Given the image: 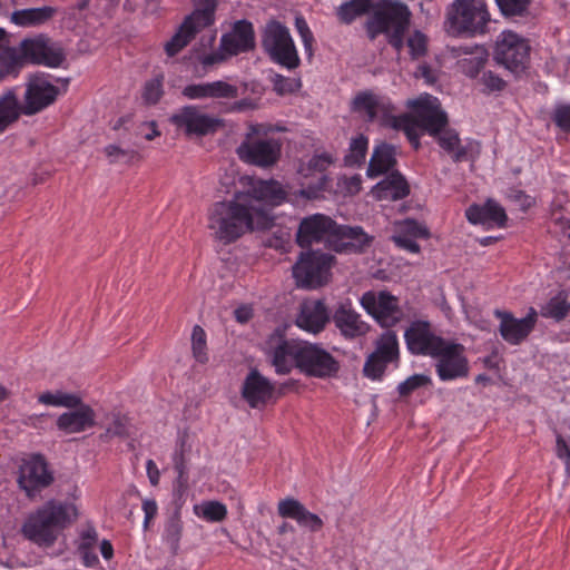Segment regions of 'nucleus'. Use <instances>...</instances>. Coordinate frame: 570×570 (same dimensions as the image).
<instances>
[{"mask_svg":"<svg viewBox=\"0 0 570 570\" xmlns=\"http://www.w3.org/2000/svg\"><path fill=\"white\" fill-rule=\"evenodd\" d=\"M328 322V314L322 301L305 302L296 318L298 327L311 333H320Z\"/></svg>","mask_w":570,"mask_h":570,"instance_id":"29","label":"nucleus"},{"mask_svg":"<svg viewBox=\"0 0 570 570\" xmlns=\"http://www.w3.org/2000/svg\"><path fill=\"white\" fill-rule=\"evenodd\" d=\"M481 81L488 92L502 91L507 85V82L501 77L493 73L492 71H484L482 73Z\"/></svg>","mask_w":570,"mask_h":570,"instance_id":"62","label":"nucleus"},{"mask_svg":"<svg viewBox=\"0 0 570 570\" xmlns=\"http://www.w3.org/2000/svg\"><path fill=\"white\" fill-rule=\"evenodd\" d=\"M430 384L431 377L429 375L414 374L397 385V392L400 396L405 397L420 387L428 386Z\"/></svg>","mask_w":570,"mask_h":570,"instance_id":"52","label":"nucleus"},{"mask_svg":"<svg viewBox=\"0 0 570 570\" xmlns=\"http://www.w3.org/2000/svg\"><path fill=\"white\" fill-rule=\"evenodd\" d=\"M128 434V419L126 416L115 415L112 422L101 438H126Z\"/></svg>","mask_w":570,"mask_h":570,"instance_id":"58","label":"nucleus"},{"mask_svg":"<svg viewBox=\"0 0 570 570\" xmlns=\"http://www.w3.org/2000/svg\"><path fill=\"white\" fill-rule=\"evenodd\" d=\"M105 153H106V156L109 158L110 163H118V161L129 163L137 155V153L135 150L122 149L116 145H108L105 148Z\"/></svg>","mask_w":570,"mask_h":570,"instance_id":"59","label":"nucleus"},{"mask_svg":"<svg viewBox=\"0 0 570 570\" xmlns=\"http://www.w3.org/2000/svg\"><path fill=\"white\" fill-rule=\"evenodd\" d=\"M373 237L361 226L340 225L335 223L331 248L337 253L361 254L371 246Z\"/></svg>","mask_w":570,"mask_h":570,"instance_id":"19","label":"nucleus"},{"mask_svg":"<svg viewBox=\"0 0 570 570\" xmlns=\"http://www.w3.org/2000/svg\"><path fill=\"white\" fill-rule=\"evenodd\" d=\"M376 6L372 0H348L337 8L336 14L342 23L350 24L370 11L373 13Z\"/></svg>","mask_w":570,"mask_h":570,"instance_id":"37","label":"nucleus"},{"mask_svg":"<svg viewBox=\"0 0 570 570\" xmlns=\"http://www.w3.org/2000/svg\"><path fill=\"white\" fill-rule=\"evenodd\" d=\"M404 338L409 351L414 355H438L441 347L448 342L435 335L431 324L425 321H415L406 328Z\"/></svg>","mask_w":570,"mask_h":570,"instance_id":"14","label":"nucleus"},{"mask_svg":"<svg viewBox=\"0 0 570 570\" xmlns=\"http://www.w3.org/2000/svg\"><path fill=\"white\" fill-rule=\"evenodd\" d=\"M494 315L500 320L499 333L511 345H519L528 338L533 331L538 313L531 307L522 318H517L510 312L495 309Z\"/></svg>","mask_w":570,"mask_h":570,"instance_id":"16","label":"nucleus"},{"mask_svg":"<svg viewBox=\"0 0 570 570\" xmlns=\"http://www.w3.org/2000/svg\"><path fill=\"white\" fill-rule=\"evenodd\" d=\"M368 139L363 134L352 138L348 153L344 157V164L348 167L361 166L365 163Z\"/></svg>","mask_w":570,"mask_h":570,"instance_id":"45","label":"nucleus"},{"mask_svg":"<svg viewBox=\"0 0 570 570\" xmlns=\"http://www.w3.org/2000/svg\"><path fill=\"white\" fill-rule=\"evenodd\" d=\"M373 353L391 363L397 361L399 342L396 334L390 330L385 331L376 341Z\"/></svg>","mask_w":570,"mask_h":570,"instance_id":"43","label":"nucleus"},{"mask_svg":"<svg viewBox=\"0 0 570 570\" xmlns=\"http://www.w3.org/2000/svg\"><path fill=\"white\" fill-rule=\"evenodd\" d=\"M72 411L60 414L57 419V428L67 433H80L89 428H92L96 423V414L92 407L88 404L82 403L76 407H71Z\"/></svg>","mask_w":570,"mask_h":570,"instance_id":"25","label":"nucleus"},{"mask_svg":"<svg viewBox=\"0 0 570 570\" xmlns=\"http://www.w3.org/2000/svg\"><path fill=\"white\" fill-rule=\"evenodd\" d=\"M183 535V521L180 510L177 508L165 522L163 539L169 547L173 554H177L179 541Z\"/></svg>","mask_w":570,"mask_h":570,"instance_id":"41","label":"nucleus"},{"mask_svg":"<svg viewBox=\"0 0 570 570\" xmlns=\"http://www.w3.org/2000/svg\"><path fill=\"white\" fill-rule=\"evenodd\" d=\"M22 110L13 90L0 97V134L19 119Z\"/></svg>","mask_w":570,"mask_h":570,"instance_id":"38","label":"nucleus"},{"mask_svg":"<svg viewBox=\"0 0 570 570\" xmlns=\"http://www.w3.org/2000/svg\"><path fill=\"white\" fill-rule=\"evenodd\" d=\"M361 305L382 326L390 328L399 323L403 316L397 305V298L387 292H366L361 297Z\"/></svg>","mask_w":570,"mask_h":570,"instance_id":"13","label":"nucleus"},{"mask_svg":"<svg viewBox=\"0 0 570 570\" xmlns=\"http://www.w3.org/2000/svg\"><path fill=\"white\" fill-rule=\"evenodd\" d=\"M272 83L274 90L281 96L293 94L302 86L299 78L285 77L279 73L272 77Z\"/></svg>","mask_w":570,"mask_h":570,"instance_id":"53","label":"nucleus"},{"mask_svg":"<svg viewBox=\"0 0 570 570\" xmlns=\"http://www.w3.org/2000/svg\"><path fill=\"white\" fill-rule=\"evenodd\" d=\"M396 147L386 142L376 145L368 161L366 175L376 178L387 174L396 165Z\"/></svg>","mask_w":570,"mask_h":570,"instance_id":"30","label":"nucleus"},{"mask_svg":"<svg viewBox=\"0 0 570 570\" xmlns=\"http://www.w3.org/2000/svg\"><path fill=\"white\" fill-rule=\"evenodd\" d=\"M77 515L73 504L50 500L27 517L21 533L38 546L51 547Z\"/></svg>","mask_w":570,"mask_h":570,"instance_id":"2","label":"nucleus"},{"mask_svg":"<svg viewBox=\"0 0 570 570\" xmlns=\"http://www.w3.org/2000/svg\"><path fill=\"white\" fill-rule=\"evenodd\" d=\"M386 124L393 129L402 130L414 149L420 148L419 129H421V125L415 114H403L401 116L390 115Z\"/></svg>","mask_w":570,"mask_h":570,"instance_id":"35","label":"nucleus"},{"mask_svg":"<svg viewBox=\"0 0 570 570\" xmlns=\"http://www.w3.org/2000/svg\"><path fill=\"white\" fill-rule=\"evenodd\" d=\"M210 98L234 99L238 96V88L223 80L209 82Z\"/></svg>","mask_w":570,"mask_h":570,"instance_id":"55","label":"nucleus"},{"mask_svg":"<svg viewBox=\"0 0 570 570\" xmlns=\"http://www.w3.org/2000/svg\"><path fill=\"white\" fill-rule=\"evenodd\" d=\"M501 12L507 17L523 16L531 0H495Z\"/></svg>","mask_w":570,"mask_h":570,"instance_id":"54","label":"nucleus"},{"mask_svg":"<svg viewBox=\"0 0 570 570\" xmlns=\"http://www.w3.org/2000/svg\"><path fill=\"white\" fill-rule=\"evenodd\" d=\"M194 10L186 18L198 27L206 28L214 23L217 0H193Z\"/></svg>","mask_w":570,"mask_h":570,"instance_id":"42","label":"nucleus"},{"mask_svg":"<svg viewBox=\"0 0 570 570\" xmlns=\"http://www.w3.org/2000/svg\"><path fill=\"white\" fill-rule=\"evenodd\" d=\"M202 29V27H198V24L191 20L185 18L177 32L165 45L167 56L174 57L180 52Z\"/></svg>","mask_w":570,"mask_h":570,"instance_id":"33","label":"nucleus"},{"mask_svg":"<svg viewBox=\"0 0 570 570\" xmlns=\"http://www.w3.org/2000/svg\"><path fill=\"white\" fill-rule=\"evenodd\" d=\"M530 46L525 39L513 31H503L495 43L494 59L512 72L525 69Z\"/></svg>","mask_w":570,"mask_h":570,"instance_id":"9","label":"nucleus"},{"mask_svg":"<svg viewBox=\"0 0 570 570\" xmlns=\"http://www.w3.org/2000/svg\"><path fill=\"white\" fill-rule=\"evenodd\" d=\"M386 124L393 129L402 130L414 149L420 148L419 129H421V125L415 114H403L401 116L390 115Z\"/></svg>","mask_w":570,"mask_h":570,"instance_id":"36","label":"nucleus"},{"mask_svg":"<svg viewBox=\"0 0 570 570\" xmlns=\"http://www.w3.org/2000/svg\"><path fill=\"white\" fill-rule=\"evenodd\" d=\"M400 233L409 234L410 237H413L415 239L416 238H429V236H430L429 229L424 225H422L413 219H406L403 223V228Z\"/></svg>","mask_w":570,"mask_h":570,"instance_id":"61","label":"nucleus"},{"mask_svg":"<svg viewBox=\"0 0 570 570\" xmlns=\"http://www.w3.org/2000/svg\"><path fill=\"white\" fill-rule=\"evenodd\" d=\"M255 48V32L253 23L247 20L236 21L232 31L220 38V50L229 57Z\"/></svg>","mask_w":570,"mask_h":570,"instance_id":"23","label":"nucleus"},{"mask_svg":"<svg viewBox=\"0 0 570 570\" xmlns=\"http://www.w3.org/2000/svg\"><path fill=\"white\" fill-rule=\"evenodd\" d=\"M18 49L23 57V65L26 61H30L56 68L61 66L66 58L62 48L43 35L23 39Z\"/></svg>","mask_w":570,"mask_h":570,"instance_id":"12","label":"nucleus"},{"mask_svg":"<svg viewBox=\"0 0 570 570\" xmlns=\"http://www.w3.org/2000/svg\"><path fill=\"white\" fill-rule=\"evenodd\" d=\"M282 130L264 124H252L236 153L240 160L262 168L274 166L282 153L279 139L269 138L268 134Z\"/></svg>","mask_w":570,"mask_h":570,"instance_id":"4","label":"nucleus"},{"mask_svg":"<svg viewBox=\"0 0 570 570\" xmlns=\"http://www.w3.org/2000/svg\"><path fill=\"white\" fill-rule=\"evenodd\" d=\"M174 468L177 472L175 485L178 491H185L188 485L187 464L184 453V441L181 442L180 450H177L173 458Z\"/></svg>","mask_w":570,"mask_h":570,"instance_id":"50","label":"nucleus"},{"mask_svg":"<svg viewBox=\"0 0 570 570\" xmlns=\"http://www.w3.org/2000/svg\"><path fill=\"white\" fill-rule=\"evenodd\" d=\"M393 109L389 100L371 91L358 92L352 101V110L362 115L368 122L374 121L379 114H382L386 121Z\"/></svg>","mask_w":570,"mask_h":570,"instance_id":"26","label":"nucleus"},{"mask_svg":"<svg viewBox=\"0 0 570 570\" xmlns=\"http://www.w3.org/2000/svg\"><path fill=\"white\" fill-rule=\"evenodd\" d=\"M552 119L564 131H570V106L563 105L556 108Z\"/></svg>","mask_w":570,"mask_h":570,"instance_id":"63","label":"nucleus"},{"mask_svg":"<svg viewBox=\"0 0 570 570\" xmlns=\"http://www.w3.org/2000/svg\"><path fill=\"white\" fill-rule=\"evenodd\" d=\"M286 199V191L275 180L258 181L246 193L214 203L207 212L212 237L228 245L255 229L273 225L272 209Z\"/></svg>","mask_w":570,"mask_h":570,"instance_id":"1","label":"nucleus"},{"mask_svg":"<svg viewBox=\"0 0 570 570\" xmlns=\"http://www.w3.org/2000/svg\"><path fill=\"white\" fill-rule=\"evenodd\" d=\"M333 322L345 338L363 336L370 328L350 302L338 304L333 314Z\"/></svg>","mask_w":570,"mask_h":570,"instance_id":"24","label":"nucleus"},{"mask_svg":"<svg viewBox=\"0 0 570 570\" xmlns=\"http://www.w3.org/2000/svg\"><path fill=\"white\" fill-rule=\"evenodd\" d=\"M181 94L191 100L210 98L209 82L188 85L183 89Z\"/></svg>","mask_w":570,"mask_h":570,"instance_id":"60","label":"nucleus"},{"mask_svg":"<svg viewBox=\"0 0 570 570\" xmlns=\"http://www.w3.org/2000/svg\"><path fill=\"white\" fill-rule=\"evenodd\" d=\"M435 137L439 145L452 156L453 161L460 163L466 159L468 149L461 145L459 134L454 129L444 128Z\"/></svg>","mask_w":570,"mask_h":570,"instance_id":"39","label":"nucleus"},{"mask_svg":"<svg viewBox=\"0 0 570 570\" xmlns=\"http://www.w3.org/2000/svg\"><path fill=\"white\" fill-rule=\"evenodd\" d=\"M23 67V57L19 49L8 45L0 50V81L7 77H16Z\"/></svg>","mask_w":570,"mask_h":570,"instance_id":"40","label":"nucleus"},{"mask_svg":"<svg viewBox=\"0 0 570 570\" xmlns=\"http://www.w3.org/2000/svg\"><path fill=\"white\" fill-rule=\"evenodd\" d=\"M333 262L334 256L327 253H302L293 266V275L301 287L316 288L328 282Z\"/></svg>","mask_w":570,"mask_h":570,"instance_id":"7","label":"nucleus"},{"mask_svg":"<svg viewBox=\"0 0 570 570\" xmlns=\"http://www.w3.org/2000/svg\"><path fill=\"white\" fill-rule=\"evenodd\" d=\"M164 75L159 73L146 81L142 90V98L148 105H156L164 95Z\"/></svg>","mask_w":570,"mask_h":570,"instance_id":"49","label":"nucleus"},{"mask_svg":"<svg viewBox=\"0 0 570 570\" xmlns=\"http://www.w3.org/2000/svg\"><path fill=\"white\" fill-rule=\"evenodd\" d=\"M463 351L464 347L461 344L446 342L438 352L439 354L433 356V358H438L436 373L442 381L468 375V361Z\"/></svg>","mask_w":570,"mask_h":570,"instance_id":"17","label":"nucleus"},{"mask_svg":"<svg viewBox=\"0 0 570 570\" xmlns=\"http://www.w3.org/2000/svg\"><path fill=\"white\" fill-rule=\"evenodd\" d=\"M340 362L321 344L305 341L297 370L308 377L332 379L337 376Z\"/></svg>","mask_w":570,"mask_h":570,"instance_id":"8","label":"nucleus"},{"mask_svg":"<svg viewBox=\"0 0 570 570\" xmlns=\"http://www.w3.org/2000/svg\"><path fill=\"white\" fill-rule=\"evenodd\" d=\"M59 95V88L52 85L50 77L36 73L29 77L24 92L22 114L32 116L52 105Z\"/></svg>","mask_w":570,"mask_h":570,"instance_id":"11","label":"nucleus"},{"mask_svg":"<svg viewBox=\"0 0 570 570\" xmlns=\"http://www.w3.org/2000/svg\"><path fill=\"white\" fill-rule=\"evenodd\" d=\"M194 513L208 522H222L227 517V508L219 501H204L194 505Z\"/></svg>","mask_w":570,"mask_h":570,"instance_id":"44","label":"nucleus"},{"mask_svg":"<svg viewBox=\"0 0 570 570\" xmlns=\"http://www.w3.org/2000/svg\"><path fill=\"white\" fill-rule=\"evenodd\" d=\"M374 193L380 199L399 200L410 194V186L405 177L400 171L394 170L376 184Z\"/></svg>","mask_w":570,"mask_h":570,"instance_id":"31","label":"nucleus"},{"mask_svg":"<svg viewBox=\"0 0 570 570\" xmlns=\"http://www.w3.org/2000/svg\"><path fill=\"white\" fill-rule=\"evenodd\" d=\"M53 481V476L48 471L47 463L41 455H33L23 463L18 478L19 485L26 491L29 498Z\"/></svg>","mask_w":570,"mask_h":570,"instance_id":"20","label":"nucleus"},{"mask_svg":"<svg viewBox=\"0 0 570 570\" xmlns=\"http://www.w3.org/2000/svg\"><path fill=\"white\" fill-rule=\"evenodd\" d=\"M277 512L282 518L295 520L301 527L312 532L322 529L323 520L315 513L309 512L304 504L294 498L281 500L277 504Z\"/></svg>","mask_w":570,"mask_h":570,"instance_id":"27","label":"nucleus"},{"mask_svg":"<svg viewBox=\"0 0 570 570\" xmlns=\"http://www.w3.org/2000/svg\"><path fill=\"white\" fill-rule=\"evenodd\" d=\"M169 120L187 137H204L216 132L222 126L220 119L204 112L195 105L181 107L170 116Z\"/></svg>","mask_w":570,"mask_h":570,"instance_id":"10","label":"nucleus"},{"mask_svg":"<svg viewBox=\"0 0 570 570\" xmlns=\"http://www.w3.org/2000/svg\"><path fill=\"white\" fill-rule=\"evenodd\" d=\"M275 386L258 370L249 371L242 386V396L253 409L265 406L274 396Z\"/></svg>","mask_w":570,"mask_h":570,"instance_id":"22","label":"nucleus"},{"mask_svg":"<svg viewBox=\"0 0 570 570\" xmlns=\"http://www.w3.org/2000/svg\"><path fill=\"white\" fill-rule=\"evenodd\" d=\"M295 27H296V30H297L301 39H302L305 51L307 52L308 57H312L313 56L314 36H313L306 20L302 16H297L295 18Z\"/></svg>","mask_w":570,"mask_h":570,"instance_id":"57","label":"nucleus"},{"mask_svg":"<svg viewBox=\"0 0 570 570\" xmlns=\"http://www.w3.org/2000/svg\"><path fill=\"white\" fill-rule=\"evenodd\" d=\"M569 312L570 303L562 292L551 297L540 311L543 317L553 318L557 322L562 321Z\"/></svg>","mask_w":570,"mask_h":570,"instance_id":"46","label":"nucleus"},{"mask_svg":"<svg viewBox=\"0 0 570 570\" xmlns=\"http://www.w3.org/2000/svg\"><path fill=\"white\" fill-rule=\"evenodd\" d=\"M390 362L371 353L365 361L363 373L372 380H381Z\"/></svg>","mask_w":570,"mask_h":570,"instance_id":"51","label":"nucleus"},{"mask_svg":"<svg viewBox=\"0 0 570 570\" xmlns=\"http://www.w3.org/2000/svg\"><path fill=\"white\" fill-rule=\"evenodd\" d=\"M56 10L52 7L30 8L17 10L11 13V21L21 27L40 26L49 21Z\"/></svg>","mask_w":570,"mask_h":570,"instance_id":"34","label":"nucleus"},{"mask_svg":"<svg viewBox=\"0 0 570 570\" xmlns=\"http://www.w3.org/2000/svg\"><path fill=\"white\" fill-rule=\"evenodd\" d=\"M489 21L485 4L478 0H454L446 13L448 31L455 36L484 33Z\"/></svg>","mask_w":570,"mask_h":570,"instance_id":"6","label":"nucleus"},{"mask_svg":"<svg viewBox=\"0 0 570 570\" xmlns=\"http://www.w3.org/2000/svg\"><path fill=\"white\" fill-rule=\"evenodd\" d=\"M191 350L194 357L199 363H206L208 361L206 333L202 326L195 325L191 333Z\"/></svg>","mask_w":570,"mask_h":570,"instance_id":"48","label":"nucleus"},{"mask_svg":"<svg viewBox=\"0 0 570 570\" xmlns=\"http://www.w3.org/2000/svg\"><path fill=\"white\" fill-rule=\"evenodd\" d=\"M38 401L45 405L76 407L80 404V396L73 393H66L62 391L45 392L39 395Z\"/></svg>","mask_w":570,"mask_h":570,"instance_id":"47","label":"nucleus"},{"mask_svg":"<svg viewBox=\"0 0 570 570\" xmlns=\"http://www.w3.org/2000/svg\"><path fill=\"white\" fill-rule=\"evenodd\" d=\"M421 129L431 136H436L448 126V115L442 110L435 97L426 96L416 99L413 105Z\"/></svg>","mask_w":570,"mask_h":570,"instance_id":"21","label":"nucleus"},{"mask_svg":"<svg viewBox=\"0 0 570 570\" xmlns=\"http://www.w3.org/2000/svg\"><path fill=\"white\" fill-rule=\"evenodd\" d=\"M412 13L401 1L381 0L375 11L365 22V30L371 40L385 35L389 43L400 52L404 46V33L410 27Z\"/></svg>","mask_w":570,"mask_h":570,"instance_id":"3","label":"nucleus"},{"mask_svg":"<svg viewBox=\"0 0 570 570\" xmlns=\"http://www.w3.org/2000/svg\"><path fill=\"white\" fill-rule=\"evenodd\" d=\"M335 223L330 216L323 214H314L304 218L296 234L298 245L307 247L313 243L324 242L331 247Z\"/></svg>","mask_w":570,"mask_h":570,"instance_id":"18","label":"nucleus"},{"mask_svg":"<svg viewBox=\"0 0 570 570\" xmlns=\"http://www.w3.org/2000/svg\"><path fill=\"white\" fill-rule=\"evenodd\" d=\"M556 454L566 462L567 470H570V443L558 432H556Z\"/></svg>","mask_w":570,"mask_h":570,"instance_id":"64","label":"nucleus"},{"mask_svg":"<svg viewBox=\"0 0 570 570\" xmlns=\"http://www.w3.org/2000/svg\"><path fill=\"white\" fill-rule=\"evenodd\" d=\"M407 47L413 59L423 57L428 48L426 36L419 30L414 31L407 39Z\"/></svg>","mask_w":570,"mask_h":570,"instance_id":"56","label":"nucleus"},{"mask_svg":"<svg viewBox=\"0 0 570 570\" xmlns=\"http://www.w3.org/2000/svg\"><path fill=\"white\" fill-rule=\"evenodd\" d=\"M304 342L278 337L268 343L266 354L277 374H288L293 368H297Z\"/></svg>","mask_w":570,"mask_h":570,"instance_id":"15","label":"nucleus"},{"mask_svg":"<svg viewBox=\"0 0 570 570\" xmlns=\"http://www.w3.org/2000/svg\"><path fill=\"white\" fill-rule=\"evenodd\" d=\"M261 43L273 62L288 70H294L301 65L289 29L282 22L274 19L267 21L262 29Z\"/></svg>","mask_w":570,"mask_h":570,"instance_id":"5","label":"nucleus"},{"mask_svg":"<svg viewBox=\"0 0 570 570\" xmlns=\"http://www.w3.org/2000/svg\"><path fill=\"white\" fill-rule=\"evenodd\" d=\"M465 216L471 224L498 227H504L508 219L504 208L492 199L484 205H471Z\"/></svg>","mask_w":570,"mask_h":570,"instance_id":"28","label":"nucleus"},{"mask_svg":"<svg viewBox=\"0 0 570 570\" xmlns=\"http://www.w3.org/2000/svg\"><path fill=\"white\" fill-rule=\"evenodd\" d=\"M333 163L334 158L331 154L322 153L314 155L306 164L301 165L298 171L304 177H309L315 173L321 175L313 191L307 193L308 197L325 188L328 178L324 173Z\"/></svg>","mask_w":570,"mask_h":570,"instance_id":"32","label":"nucleus"}]
</instances>
